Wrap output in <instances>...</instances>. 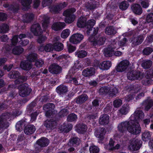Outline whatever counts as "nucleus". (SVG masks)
<instances>
[{
    "label": "nucleus",
    "mask_w": 153,
    "mask_h": 153,
    "mask_svg": "<svg viewBox=\"0 0 153 153\" xmlns=\"http://www.w3.org/2000/svg\"><path fill=\"white\" fill-rule=\"evenodd\" d=\"M87 19L85 17L81 16L78 20L77 26L78 27L85 28L88 33L92 30L95 24L96 21L93 19H90L87 22Z\"/></svg>",
    "instance_id": "nucleus-1"
},
{
    "label": "nucleus",
    "mask_w": 153,
    "mask_h": 153,
    "mask_svg": "<svg viewBox=\"0 0 153 153\" xmlns=\"http://www.w3.org/2000/svg\"><path fill=\"white\" fill-rule=\"evenodd\" d=\"M76 10L75 8H71L64 11L63 15L65 16V21L66 23L71 24L74 21L76 16L74 13L76 12Z\"/></svg>",
    "instance_id": "nucleus-2"
},
{
    "label": "nucleus",
    "mask_w": 153,
    "mask_h": 153,
    "mask_svg": "<svg viewBox=\"0 0 153 153\" xmlns=\"http://www.w3.org/2000/svg\"><path fill=\"white\" fill-rule=\"evenodd\" d=\"M128 131L130 133L137 134H140L141 131V128L138 122L134 121V120L130 121Z\"/></svg>",
    "instance_id": "nucleus-3"
},
{
    "label": "nucleus",
    "mask_w": 153,
    "mask_h": 153,
    "mask_svg": "<svg viewBox=\"0 0 153 153\" xmlns=\"http://www.w3.org/2000/svg\"><path fill=\"white\" fill-rule=\"evenodd\" d=\"M49 143V140L45 137H43L38 140L34 145L36 151H40L42 148L47 146Z\"/></svg>",
    "instance_id": "nucleus-4"
},
{
    "label": "nucleus",
    "mask_w": 153,
    "mask_h": 153,
    "mask_svg": "<svg viewBox=\"0 0 153 153\" xmlns=\"http://www.w3.org/2000/svg\"><path fill=\"white\" fill-rule=\"evenodd\" d=\"M128 79L131 80H141L143 77V74L140 71L132 70L127 74Z\"/></svg>",
    "instance_id": "nucleus-5"
},
{
    "label": "nucleus",
    "mask_w": 153,
    "mask_h": 153,
    "mask_svg": "<svg viewBox=\"0 0 153 153\" xmlns=\"http://www.w3.org/2000/svg\"><path fill=\"white\" fill-rule=\"evenodd\" d=\"M19 96H29L32 91V89L29 87V85L26 83L20 84L18 87Z\"/></svg>",
    "instance_id": "nucleus-6"
},
{
    "label": "nucleus",
    "mask_w": 153,
    "mask_h": 153,
    "mask_svg": "<svg viewBox=\"0 0 153 153\" xmlns=\"http://www.w3.org/2000/svg\"><path fill=\"white\" fill-rule=\"evenodd\" d=\"M144 39L143 36L142 35H133L131 39V42L133 47L141 44Z\"/></svg>",
    "instance_id": "nucleus-7"
},
{
    "label": "nucleus",
    "mask_w": 153,
    "mask_h": 153,
    "mask_svg": "<svg viewBox=\"0 0 153 153\" xmlns=\"http://www.w3.org/2000/svg\"><path fill=\"white\" fill-rule=\"evenodd\" d=\"M84 38L83 36L80 33L73 34L70 37L69 41L71 43L77 44L79 43Z\"/></svg>",
    "instance_id": "nucleus-8"
},
{
    "label": "nucleus",
    "mask_w": 153,
    "mask_h": 153,
    "mask_svg": "<svg viewBox=\"0 0 153 153\" xmlns=\"http://www.w3.org/2000/svg\"><path fill=\"white\" fill-rule=\"evenodd\" d=\"M30 31L33 34L36 36H39L43 32L41 27L39 23L34 24L31 25Z\"/></svg>",
    "instance_id": "nucleus-9"
},
{
    "label": "nucleus",
    "mask_w": 153,
    "mask_h": 153,
    "mask_svg": "<svg viewBox=\"0 0 153 153\" xmlns=\"http://www.w3.org/2000/svg\"><path fill=\"white\" fill-rule=\"evenodd\" d=\"M141 142L137 140L130 141V144L128 147V149L131 150H137L141 147Z\"/></svg>",
    "instance_id": "nucleus-10"
},
{
    "label": "nucleus",
    "mask_w": 153,
    "mask_h": 153,
    "mask_svg": "<svg viewBox=\"0 0 153 153\" xmlns=\"http://www.w3.org/2000/svg\"><path fill=\"white\" fill-rule=\"evenodd\" d=\"M62 70L61 67L55 63L52 64L49 68V71L53 74H59L61 72Z\"/></svg>",
    "instance_id": "nucleus-11"
},
{
    "label": "nucleus",
    "mask_w": 153,
    "mask_h": 153,
    "mask_svg": "<svg viewBox=\"0 0 153 153\" xmlns=\"http://www.w3.org/2000/svg\"><path fill=\"white\" fill-rule=\"evenodd\" d=\"M130 121H126L122 122L118 125V130L120 133L123 134L127 130L128 131V128L130 124Z\"/></svg>",
    "instance_id": "nucleus-12"
},
{
    "label": "nucleus",
    "mask_w": 153,
    "mask_h": 153,
    "mask_svg": "<svg viewBox=\"0 0 153 153\" xmlns=\"http://www.w3.org/2000/svg\"><path fill=\"white\" fill-rule=\"evenodd\" d=\"M95 69L93 67H88L83 70L82 74L86 77L92 76L95 74Z\"/></svg>",
    "instance_id": "nucleus-13"
},
{
    "label": "nucleus",
    "mask_w": 153,
    "mask_h": 153,
    "mask_svg": "<svg viewBox=\"0 0 153 153\" xmlns=\"http://www.w3.org/2000/svg\"><path fill=\"white\" fill-rule=\"evenodd\" d=\"M66 24L64 22H57L54 23L51 26L52 29L54 31L60 30L65 27Z\"/></svg>",
    "instance_id": "nucleus-14"
},
{
    "label": "nucleus",
    "mask_w": 153,
    "mask_h": 153,
    "mask_svg": "<svg viewBox=\"0 0 153 153\" xmlns=\"http://www.w3.org/2000/svg\"><path fill=\"white\" fill-rule=\"evenodd\" d=\"M44 125L48 130H53L56 127V122L52 119L47 120L45 122Z\"/></svg>",
    "instance_id": "nucleus-15"
},
{
    "label": "nucleus",
    "mask_w": 153,
    "mask_h": 153,
    "mask_svg": "<svg viewBox=\"0 0 153 153\" xmlns=\"http://www.w3.org/2000/svg\"><path fill=\"white\" fill-rule=\"evenodd\" d=\"M106 133V130L105 128L100 127L95 129L94 135L99 138H102Z\"/></svg>",
    "instance_id": "nucleus-16"
},
{
    "label": "nucleus",
    "mask_w": 153,
    "mask_h": 153,
    "mask_svg": "<svg viewBox=\"0 0 153 153\" xmlns=\"http://www.w3.org/2000/svg\"><path fill=\"white\" fill-rule=\"evenodd\" d=\"M20 67L24 70L29 71L32 67V65L27 61L24 60L21 62Z\"/></svg>",
    "instance_id": "nucleus-17"
},
{
    "label": "nucleus",
    "mask_w": 153,
    "mask_h": 153,
    "mask_svg": "<svg viewBox=\"0 0 153 153\" xmlns=\"http://www.w3.org/2000/svg\"><path fill=\"white\" fill-rule=\"evenodd\" d=\"M109 117L107 114L101 115L99 118V122L100 124L103 125L108 124L109 123Z\"/></svg>",
    "instance_id": "nucleus-18"
},
{
    "label": "nucleus",
    "mask_w": 153,
    "mask_h": 153,
    "mask_svg": "<svg viewBox=\"0 0 153 153\" xmlns=\"http://www.w3.org/2000/svg\"><path fill=\"white\" fill-rule=\"evenodd\" d=\"M142 105L144 107V109L146 111H149L153 106V100L148 99L143 102Z\"/></svg>",
    "instance_id": "nucleus-19"
},
{
    "label": "nucleus",
    "mask_w": 153,
    "mask_h": 153,
    "mask_svg": "<svg viewBox=\"0 0 153 153\" xmlns=\"http://www.w3.org/2000/svg\"><path fill=\"white\" fill-rule=\"evenodd\" d=\"M56 91L60 95H63L68 92V88L66 85L62 84L56 88Z\"/></svg>",
    "instance_id": "nucleus-20"
},
{
    "label": "nucleus",
    "mask_w": 153,
    "mask_h": 153,
    "mask_svg": "<svg viewBox=\"0 0 153 153\" xmlns=\"http://www.w3.org/2000/svg\"><path fill=\"white\" fill-rule=\"evenodd\" d=\"M131 8L133 12L136 14L140 15L143 12V10L140 5L138 4H135L132 5Z\"/></svg>",
    "instance_id": "nucleus-21"
},
{
    "label": "nucleus",
    "mask_w": 153,
    "mask_h": 153,
    "mask_svg": "<svg viewBox=\"0 0 153 153\" xmlns=\"http://www.w3.org/2000/svg\"><path fill=\"white\" fill-rule=\"evenodd\" d=\"M76 128L77 132L79 133L83 134L86 131L87 126L85 124L80 123L76 125Z\"/></svg>",
    "instance_id": "nucleus-22"
},
{
    "label": "nucleus",
    "mask_w": 153,
    "mask_h": 153,
    "mask_svg": "<svg viewBox=\"0 0 153 153\" xmlns=\"http://www.w3.org/2000/svg\"><path fill=\"white\" fill-rule=\"evenodd\" d=\"M134 117L135 119L134 121L138 122V120L141 119L143 118L144 115L143 112L142 111L136 110L133 114Z\"/></svg>",
    "instance_id": "nucleus-23"
},
{
    "label": "nucleus",
    "mask_w": 153,
    "mask_h": 153,
    "mask_svg": "<svg viewBox=\"0 0 153 153\" xmlns=\"http://www.w3.org/2000/svg\"><path fill=\"white\" fill-rule=\"evenodd\" d=\"M35 130V127L33 125H29L25 126L24 131L26 134L30 135L33 134Z\"/></svg>",
    "instance_id": "nucleus-24"
},
{
    "label": "nucleus",
    "mask_w": 153,
    "mask_h": 153,
    "mask_svg": "<svg viewBox=\"0 0 153 153\" xmlns=\"http://www.w3.org/2000/svg\"><path fill=\"white\" fill-rule=\"evenodd\" d=\"M32 0H21V4L23 7V9L25 10H27L30 9V4Z\"/></svg>",
    "instance_id": "nucleus-25"
},
{
    "label": "nucleus",
    "mask_w": 153,
    "mask_h": 153,
    "mask_svg": "<svg viewBox=\"0 0 153 153\" xmlns=\"http://www.w3.org/2000/svg\"><path fill=\"white\" fill-rule=\"evenodd\" d=\"M80 143V140L79 138L74 137L71 138L68 143V145L70 146H74L79 145Z\"/></svg>",
    "instance_id": "nucleus-26"
},
{
    "label": "nucleus",
    "mask_w": 153,
    "mask_h": 153,
    "mask_svg": "<svg viewBox=\"0 0 153 153\" xmlns=\"http://www.w3.org/2000/svg\"><path fill=\"white\" fill-rule=\"evenodd\" d=\"M105 33L108 35H114L117 33L113 26L107 27L105 29Z\"/></svg>",
    "instance_id": "nucleus-27"
},
{
    "label": "nucleus",
    "mask_w": 153,
    "mask_h": 153,
    "mask_svg": "<svg viewBox=\"0 0 153 153\" xmlns=\"http://www.w3.org/2000/svg\"><path fill=\"white\" fill-rule=\"evenodd\" d=\"M25 18L24 19V22L26 23L30 22L33 19L34 15L32 13H27L25 15Z\"/></svg>",
    "instance_id": "nucleus-28"
},
{
    "label": "nucleus",
    "mask_w": 153,
    "mask_h": 153,
    "mask_svg": "<svg viewBox=\"0 0 153 153\" xmlns=\"http://www.w3.org/2000/svg\"><path fill=\"white\" fill-rule=\"evenodd\" d=\"M111 65V61H104L101 65V68L102 70H108L109 69Z\"/></svg>",
    "instance_id": "nucleus-29"
},
{
    "label": "nucleus",
    "mask_w": 153,
    "mask_h": 153,
    "mask_svg": "<svg viewBox=\"0 0 153 153\" xmlns=\"http://www.w3.org/2000/svg\"><path fill=\"white\" fill-rule=\"evenodd\" d=\"M38 55L35 53H31L27 56V58L30 62H35L38 59Z\"/></svg>",
    "instance_id": "nucleus-30"
},
{
    "label": "nucleus",
    "mask_w": 153,
    "mask_h": 153,
    "mask_svg": "<svg viewBox=\"0 0 153 153\" xmlns=\"http://www.w3.org/2000/svg\"><path fill=\"white\" fill-rule=\"evenodd\" d=\"M24 51V49L20 46H16L12 50L13 53L15 55H20Z\"/></svg>",
    "instance_id": "nucleus-31"
},
{
    "label": "nucleus",
    "mask_w": 153,
    "mask_h": 153,
    "mask_svg": "<svg viewBox=\"0 0 153 153\" xmlns=\"http://www.w3.org/2000/svg\"><path fill=\"white\" fill-rule=\"evenodd\" d=\"M50 11L55 14L58 13L61 10L59 4L55 5H52L49 7Z\"/></svg>",
    "instance_id": "nucleus-32"
},
{
    "label": "nucleus",
    "mask_w": 153,
    "mask_h": 153,
    "mask_svg": "<svg viewBox=\"0 0 153 153\" xmlns=\"http://www.w3.org/2000/svg\"><path fill=\"white\" fill-rule=\"evenodd\" d=\"M152 63V62L150 60H145L143 61L141 66L144 69H148L150 68Z\"/></svg>",
    "instance_id": "nucleus-33"
},
{
    "label": "nucleus",
    "mask_w": 153,
    "mask_h": 153,
    "mask_svg": "<svg viewBox=\"0 0 153 153\" xmlns=\"http://www.w3.org/2000/svg\"><path fill=\"white\" fill-rule=\"evenodd\" d=\"M20 75V74L18 71L13 70L9 73L8 76L10 78L16 79L18 78Z\"/></svg>",
    "instance_id": "nucleus-34"
},
{
    "label": "nucleus",
    "mask_w": 153,
    "mask_h": 153,
    "mask_svg": "<svg viewBox=\"0 0 153 153\" xmlns=\"http://www.w3.org/2000/svg\"><path fill=\"white\" fill-rule=\"evenodd\" d=\"M53 49L57 51H60L63 48V45L61 42H56L53 44Z\"/></svg>",
    "instance_id": "nucleus-35"
},
{
    "label": "nucleus",
    "mask_w": 153,
    "mask_h": 153,
    "mask_svg": "<svg viewBox=\"0 0 153 153\" xmlns=\"http://www.w3.org/2000/svg\"><path fill=\"white\" fill-rule=\"evenodd\" d=\"M27 76H21L20 75L15 80V83L16 84H19L21 83H22L27 81Z\"/></svg>",
    "instance_id": "nucleus-36"
},
{
    "label": "nucleus",
    "mask_w": 153,
    "mask_h": 153,
    "mask_svg": "<svg viewBox=\"0 0 153 153\" xmlns=\"http://www.w3.org/2000/svg\"><path fill=\"white\" fill-rule=\"evenodd\" d=\"M129 109L128 106L124 105L119 110V111L121 115H126L128 113Z\"/></svg>",
    "instance_id": "nucleus-37"
},
{
    "label": "nucleus",
    "mask_w": 153,
    "mask_h": 153,
    "mask_svg": "<svg viewBox=\"0 0 153 153\" xmlns=\"http://www.w3.org/2000/svg\"><path fill=\"white\" fill-rule=\"evenodd\" d=\"M9 29V26L7 24L3 23L0 25V33H6Z\"/></svg>",
    "instance_id": "nucleus-38"
},
{
    "label": "nucleus",
    "mask_w": 153,
    "mask_h": 153,
    "mask_svg": "<svg viewBox=\"0 0 153 153\" xmlns=\"http://www.w3.org/2000/svg\"><path fill=\"white\" fill-rule=\"evenodd\" d=\"M6 5V7H8L9 10L15 13H17L19 10V8L18 6L16 7L13 4L9 5L7 4Z\"/></svg>",
    "instance_id": "nucleus-39"
},
{
    "label": "nucleus",
    "mask_w": 153,
    "mask_h": 153,
    "mask_svg": "<svg viewBox=\"0 0 153 153\" xmlns=\"http://www.w3.org/2000/svg\"><path fill=\"white\" fill-rule=\"evenodd\" d=\"M151 138L150 132L146 131L142 134V138L143 140L146 141L150 140Z\"/></svg>",
    "instance_id": "nucleus-40"
},
{
    "label": "nucleus",
    "mask_w": 153,
    "mask_h": 153,
    "mask_svg": "<svg viewBox=\"0 0 153 153\" xmlns=\"http://www.w3.org/2000/svg\"><path fill=\"white\" fill-rule=\"evenodd\" d=\"M76 56L79 58H83L87 55V53L84 50L77 51L75 52Z\"/></svg>",
    "instance_id": "nucleus-41"
},
{
    "label": "nucleus",
    "mask_w": 153,
    "mask_h": 153,
    "mask_svg": "<svg viewBox=\"0 0 153 153\" xmlns=\"http://www.w3.org/2000/svg\"><path fill=\"white\" fill-rule=\"evenodd\" d=\"M11 115L10 113H4L2 114L1 116H0V120H1V121H3L7 123L9 125V123L6 122L5 120H6L9 119L11 117Z\"/></svg>",
    "instance_id": "nucleus-42"
},
{
    "label": "nucleus",
    "mask_w": 153,
    "mask_h": 153,
    "mask_svg": "<svg viewBox=\"0 0 153 153\" xmlns=\"http://www.w3.org/2000/svg\"><path fill=\"white\" fill-rule=\"evenodd\" d=\"M129 5V3L127 1H124L120 3L119 7L121 10H125L128 8Z\"/></svg>",
    "instance_id": "nucleus-43"
},
{
    "label": "nucleus",
    "mask_w": 153,
    "mask_h": 153,
    "mask_svg": "<svg viewBox=\"0 0 153 153\" xmlns=\"http://www.w3.org/2000/svg\"><path fill=\"white\" fill-rule=\"evenodd\" d=\"M79 75L70 77L69 82L70 83H73L76 85H78L79 83L78 80H79Z\"/></svg>",
    "instance_id": "nucleus-44"
},
{
    "label": "nucleus",
    "mask_w": 153,
    "mask_h": 153,
    "mask_svg": "<svg viewBox=\"0 0 153 153\" xmlns=\"http://www.w3.org/2000/svg\"><path fill=\"white\" fill-rule=\"evenodd\" d=\"M109 90V87L107 86H103L100 88L99 91L101 95H106L108 94Z\"/></svg>",
    "instance_id": "nucleus-45"
},
{
    "label": "nucleus",
    "mask_w": 153,
    "mask_h": 153,
    "mask_svg": "<svg viewBox=\"0 0 153 153\" xmlns=\"http://www.w3.org/2000/svg\"><path fill=\"white\" fill-rule=\"evenodd\" d=\"M25 121L22 120L16 123V127L17 131H20L22 130L23 127L25 125Z\"/></svg>",
    "instance_id": "nucleus-46"
},
{
    "label": "nucleus",
    "mask_w": 153,
    "mask_h": 153,
    "mask_svg": "<svg viewBox=\"0 0 153 153\" xmlns=\"http://www.w3.org/2000/svg\"><path fill=\"white\" fill-rule=\"evenodd\" d=\"M77 119V115L74 113H72L68 116L67 120L68 122H72L75 121Z\"/></svg>",
    "instance_id": "nucleus-47"
},
{
    "label": "nucleus",
    "mask_w": 153,
    "mask_h": 153,
    "mask_svg": "<svg viewBox=\"0 0 153 153\" xmlns=\"http://www.w3.org/2000/svg\"><path fill=\"white\" fill-rule=\"evenodd\" d=\"M88 99L87 96H78L76 99V102L77 103H81L84 102Z\"/></svg>",
    "instance_id": "nucleus-48"
},
{
    "label": "nucleus",
    "mask_w": 153,
    "mask_h": 153,
    "mask_svg": "<svg viewBox=\"0 0 153 153\" xmlns=\"http://www.w3.org/2000/svg\"><path fill=\"white\" fill-rule=\"evenodd\" d=\"M70 31L68 29H66L64 30L62 32L61 36L63 39H66L67 38L69 35L70 33Z\"/></svg>",
    "instance_id": "nucleus-49"
},
{
    "label": "nucleus",
    "mask_w": 153,
    "mask_h": 153,
    "mask_svg": "<svg viewBox=\"0 0 153 153\" xmlns=\"http://www.w3.org/2000/svg\"><path fill=\"white\" fill-rule=\"evenodd\" d=\"M73 125L71 124H69L66 126H64L61 127V129L65 132H68L72 129Z\"/></svg>",
    "instance_id": "nucleus-50"
},
{
    "label": "nucleus",
    "mask_w": 153,
    "mask_h": 153,
    "mask_svg": "<svg viewBox=\"0 0 153 153\" xmlns=\"http://www.w3.org/2000/svg\"><path fill=\"white\" fill-rule=\"evenodd\" d=\"M89 151L90 153H98L100 149L97 146L92 145L89 148Z\"/></svg>",
    "instance_id": "nucleus-51"
},
{
    "label": "nucleus",
    "mask_w": 153,
    "mask_h": 153,
    "mask_svg": "<svg viewBox=\"0 0 153 153\" xmlns=\"http://www.w3.org/2000/svg\"><path fill=\"white\" fill-rule=\"evenodd\" d=\"M109 90L108 94L109 96H116L118 92V89L116 87L113 88H110L109 87Z\"/></svg>",
    "instance_id": "nucleus-52"
},
{
    "label": "nucleus",
    "mask_w": 153,
    "mask_h": 153,
    "mask_svg": "<svg viewBox=\"0 0 153 153\" xmlns=\"http://www.w3.org/2000/svg\"><path fill=\"white\" fill-rule=\"evenodd\" d=\"M119 63L120 65L122 66L123 67L122 70L125 71L128 66L129 62L128 60H125L121 61Z\"/></svg>",
    "instance_id": "nucleus-53"
},
{
    "label": "nucleus",
    "mask_w": 153,
    "mask_h": 153,
    "mask_svg": "<svg viewBox=\"0 0 153 153\" xmlns=\"http://www.w3.org/2000/svg\"><path fill=\"white\" fill-rule=\"evenodd\" d=\"M77 70H76L74 68L72 67L71 68L69 71L68 73V75L70 77H71L72 76H75L78 75Z\"/></svg>",
    "instance_id": "nucleus-54"
},
{
    "label": "nucleus",
    "mask_w": 153,
    "mask_h": 153,
    "mask_svg": "<svg viewBox=\"0 0 153 153\" xmlns=\"http://www.w3.org/2000/svg\"><path fill=\"white\" fill-rule=\"evenodd\" d=\"M55 105L53 103H50L44 105L43 107V110L45 111L53 110L54 108Z\"/></svg>",
    "instance_id": "nucleus-55"
},
{
    "label": "nucleus",
    "mask_w": 153,
    "mask_h": 153,
    "mask_svg": "<svg viewBox=\"0 0 153 153\" xmlns=\"http://www.w3.org/2000/svg\"><path fill=\"white\" fill-rule=\"evenodd\" d=\"M44 46L45 51L46 52H50L53 49V45L51 44H48Z\"/></svg>",
    "instance_id": "nucleus-56"
},
{
    "label": "nucleus",
    "mask_w": 153,
    "mask_h": 153,
    "mask_svg": "<svg viewBox=\"0 0 153 153\" xmlns=\"http://www.w3.org/2000/svg\"><path fill=\"white\" fill-rule=\"evenodd\" d=\"M153 50L152 48L150 47H147L145 48L143 51V53L144 55H148L150 54Z\"/></svg>",
    "instance_id": "nucleus-57"
},
{
    "label": "nucleus",
    "mask_w": 153,
    "mask_h": 153,
    "mask_svg": "<svg viewBox=\"0 0 153 153\" xmlns=\"http://www.w3.org/2000/svg\"><path fill=\"white\" fill-rule=\"evenodd\" d=\"M19 36L17 35H15L13 36L11 39V44L13 46L16 45L18 42Z\"/></svg>",
    "instance_id": "nucleus-58"
},
{
    "label": "nucleus",
    "mask_w": 153,
    "mask_h": 153,
    "mask_svg": "<svg viewBox=\"0 0 153 153\" xmlns=\"http://www.w3.org/2000/svg\"><path fill=\"white\" fill-rule=\"evenodd\" d=\"M35 66L37 68H40L42 67L44 64V62L42 59H37L35 62Z\"/></svg>",
    "instance_id": "nucleus-59"
},
{
    "label": "nucleus",
    "mask_w": 153,
    "mask_h": 153,
    "mask_svg": "<svg viewBox=\"0 0 153 153\" xmlns=\"http://www.w3.org/2000/svg\"><path fill=\"white\" fill-rule=\"evenodd\" d=\"M85 7L88 9L92 10L96 8V5L92 3L88 2L85 4Z\"/></svg>",
    "instance_id": "nucleus-60"
},
{
    "label": "nucleus",
    "mask_w": 153,
    "mask_h": 153,
    "mask_svg": "<svg viewBox=\"0 0 153 153\" xmlns=\"http://www.w3.org/2000/svg\"><path fill=\"white\" fill-rule=\"evenodd\" d=\"M128 40L126 38L123 37V38L118 42V44L120 47L124 46L126 45Z\"/></svg>",
    "instance_id": "nucleus-61"
},
{
    "label": "nucleus",
    "mask_w": 153,
    "mask_h": 153,
    "mask_svg": "<svg viewBox=\"0 0 153 153\" xmlns=\"http://www.w3.org/2000/svg\"><path fill=\"white\" fill-rule=\"evenodd\" d=\"M146 77L147 79L153 78V69H150L146 71Z\"/></svg>",
    "instance_id": "nucleus-62"
},
{
    "label": "nucleus",
    "mask_w": 153,
    "mask_h": 153,
    "mask_svg": "<svg viewBox=\"0 0 153 153\" xmlns=\"http://www.w3.org/2000/svg\"><path fill=\"white\" fill-rule=\"evenodd\" d=\"M146 21L148 23L153 22V13H150L147 15Z\"/></svg>",
    "instance_id": "nucleus-63"
},
{
    "label": "nucleus",
    "mask_w": 153,
    "mask_h": 153,
    "mask_svg": "<svg viewBox=\"0 0 153 153\" xmlns=\"http://www.w3.org/2000/svg\"><path fill=\"white\" fill-rule=\"evenodd\" d=\"M122 104V101L119 99L114 101L113 105L115 107L117 108L120 106Z\"/></svg>",
    "instance_id": "nucleus-64"
}]
</instances>
